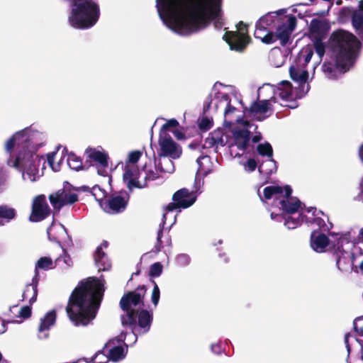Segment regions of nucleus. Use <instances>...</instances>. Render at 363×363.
<instances>
[{
  "mask_svg": "<svg viewBox=\"0 0 363 363\" xmlns=\"http://www.w3.org/2000/svg\"><path fill=\"white\" fill-rule=\"evenodd\" d=\"M240 108H244L241 99L235 94H227L218 91L211 99L208 108H214L223 113L225 134L217 130L212 133L204 142V147L213 148L218 152L219 147L228 145L229 152L234 158L247 157L251 140L256 143L261 140L260 133H256L257 126L242 119Z\"/></svg>",
  "mask_w": 363,
  "mask_h": 363,
  "instance_id": "1",
  "label": "nucleus"
},
{
  "mask_svg": "<svg viewBox=\"0 0 363 363\" xmlns=\"http://www.w3.org/2000/svg\"><path fill=\"white\" fill-rule=\"evenodd\" d=\"M158 15L173 32L188 35L200 31L214 22L223 24V0H155Z\"/></svg>",
  "mask_w": 363,
  "mask_h": 363,
  "instance_id": "2",
  "label": "nucleus"
},
{
  "mask_svg": "<svg viewBox=\"0 0 363 363\" xmlns=\"http://www.w3.org/2000/svg\"><path fill=\"white\" fill-rule=\"evenodd\" d=\"M146 294L145 286H138L135 291L123 296L120 306L124 314L121 315L123 327L130 328V332L122 331L119 336L110 340L104 347L108 352L110 360L118 362L123 359L128 351V342L134 344L137 341L138 335L147 333L152 321V313L143 309V298Z\"/></svg>",
  "mask_w": 363,
  "mask_h": 363,
  "instance_id": "3",
  "label": "nucleus"
},
{
  "mask_svg": "<svg viewBox=\"0 0 363 363\" xmlns=\"http://www.w3.org/2000/svg\"><path fill=\"white\" fill-rule=\"evenodd\" d=\"M313 55L311 47L303 48L289 68L290 77L298 83V88L294 89L289 81H282L276 87L270 84H265L258 89V96L267 97L272 94L274 104H277L278 106L296 108L298 105L296 99L304 96L310 89L307 83L308 72L306 67L311 60Z\"/></svg>",
  "mask_w": 363,
  "mask_h": 363,
  "instance_id": "4",
  "label": "nucleus"
},
{
  "mask_svg": "<svg viewBox=\"0 0 363 363\" xmlns=\"http://www.w3.org/2000/svg\"><path fill=\"white\" fill-rule=\"evenodd\" d=\"M292 189L289 186L284 187L279 186H269L264 189L263 196L260 194L259 189L257 194L260 199L266 202L268 200L273 199L271 211V218L277 219L279 213L274 208H277L283 213L288 215L285 217V226L290 230H293L301 225L303 222L315 223L323 231L329 230L332 224L327 225L321 218H307L304 214L305 211L303 208L302 203L296 198L291 196Z\"/></svg>",
  "mask_w": 363,
  "mask_h": 363,
  "instance_id": "5",
  "label": "nucleus"
},
{
  "mask_svg": "<svg viewBox=\"0 0 363 363\" xmlns=\"http://www.w3.org/2000/svg\"><path fill=\"white\" fill-rule=\"evenodd\" d=\"M104 284L101 278L89 277L73 291L66 311L74 325H86L95 318L105 291Z\"/></svg>",
  "mask_w": 363,
  "mask_h": 363,
  "instance_id": "6",
  "label": "nucleus"
},
{
  "mask_svg": "<svg viewBox=\"0 0 363 363\" xmlns=\"http://www.w3.org/2000/svg\"><path fill=\"white\" fill-rule=\"evenodd\" d=\"M328 46L330 60L323 64L322 71L328 79H336L353 66L361 43L351 33L338 30L331 34Z\"/></svg>",
  "mask_w": 363,
  "mask_h": 363,
  "instance_id": "7",
  "label": "nucleus"
},
{
  "mask_svg": "<svg viewBox=\"0 0 363 363\" xmlns=\"http://www.w3.org/2000/svg\"><path fill=\"white\" fill-rule=\"evenodd\" d=\"M45 135L32 127L26 128L15 133L5 143V150L11 153L15 147L19 151L36 153L45 142Z\"/></svg>",
  "mask_w": 363,
  "mask_h": 363,
  "instance_id": "8",
  "label": "nucleus"
},
{
  "mask_svg": "<svg viewBox=\"0 0 363 363\" xmlns=\"http://www.w3.org/2000/svg\"><path fill=\"white\" fill-rule=\"evenodd\" d=\"M40 162V158L39 155L33 153V151L28 153L19 151L13 164H11L10 160L7 163L10 166L19 169L22 172L23 180L35 182L40 177L38 169Z\"/></svg>",
  "mask_w": 363,
  "mask_h": 363,
  "instance_id": "9",
  "label": "nucleus"
},
{
  "mask_svg": "<svg viewBox=\"0 0 363 363\" xmlns=\"http://www.w3.org/2000/svg\"><path fill=\"white\" fill-rule=\"evenodd\" d=\"M142 155L143 152L140 150L131 151L128 152L125 161L123 179L130 190L145 187V182L142 181L143 169L140 171L137 164Z\"/></svg>",
  "mask_w": 363,
  "mask_h": 363,
  "instance_id": "10",
  "label": "nucleus"
},
{
  "mask_svg": "<svg viewBox=\"0 0 363 363\" xmlns=\"http://www.w3.org/2000/svg\"><path fill=\"white\" fill-rule=\"evenodd\" d=\"M336 244L333 245L332 252L336 259V265L339 270L348 272L352 269L354 255L350 252L352 243L347 235L338 234Z\"/></svg>",
  "mask_w": 363,
  "mask_h": 363,
  "instance_id": "11",
  "label": "nucleus"
},
{
  "mask_svg": "<svg viewBox=\"0 0 363 363\" xmlns=\"http://www.w3.org/2000/svg\"><path fill=\"white\" fill-rule=\"evenodd\" d=\"M309 30L314 49L319 57V61L313 66L314 72L315 67L322 60L325 52V45L323 40L328 31V26L324 21L314 19L311 22Z\"/></svg>",
  "mask_w": 363,
  "mask_h": 363,
  "instance_id": "12",
  "label": "nucleus"
},
{
  "mask_svg": "<svg viewBox=\"0 0 363 363\" xmlns=\"http://www.w3.org/2000/svg\"><path fill=\"white\" fill-rule=\"evenodd\" d=\"M244 108H240V114L247 113L251 118L257 121H263L272 115L274 111L278 109L277 104H274L272 96L270 99H264L258 101L254 102L250 108L247 109L244 106Z\"/></svg>",
  "mask_w": 363,
  "mask_h": 363,
  "instance_id": "13",
  "label": "nucleus"
},
{
  "mask_svg": "<svg viewBox=\"0 0 363 363\" xmlns=\"http://www.w3.org/2000/svg\"><path fill=\"white\" fill-rule=\"evenodd\" d=\"M197 186L198 185L195 184V191H189L186 189H182L174 194L172 197L173 203H169L167 206V212L163 214V223H165L167 216L169 215V213L173 211L174 209L186 208L195 203L197 196L196 193L200 189L199 186L197 187Z\"/></svg>",
  "mask_w": 363,
  "mask_h": 363,
  "instance_id": "14",
  "label": "nucleus"
},
{
  "mask_svg": "<svg viewBox=\"0 0 363 363\" xmlns=\"http://www.w3.org/2000/svg\"><path fill=\"white\" fill-rule=\"evenodd\" d=\"M223 39L228 43L230 50L242 51L250 42L247 25L240 21L237 25V30L226 32Z\"/></svg>",
  "mask_w": 363,
  "mask_h": 363,
  "instance_id": "15",
  "label": "nucleus"
},
{
  "mask_svg": "<svg viewBox=\"0 0 363 363\" xmlns=\"http://www.w3.org/2000/svg\"><path fill=\"white\" fill-rule=\"evenodd\" d=\"M85 153L87 157L95 163L97 172L99 175L106 177L108 175V155L101 147H88Z\"/></svg>",
  "mask_w": 363,
  "mask_h": 363,
  "instance_id": "16",
  "label": "nucleus"
},
{
  "mask_svg": "<svg viewBox=\"0 0 363 363\" xmlns=\"http://www.w3.org/2000/svg\"><path fill=\"white\" fill-rule=\"evenodd\" d=\"M296 26V18L290 15L279 18L275 32V41L279 40L281 45L287 43Z\"/></svg>",
  "mask_w": 363,
  "mask_h": 363,
  "instance_id": "17",
  "label": "nucleus"
},
{
  "mask_svg": "<svg viewBox=\"0 0 363 363\" xmlns=\"http://www.w3.org/2000/svg\"><path fill=\"white\" fill-rule=\"evenodd\" d=\"M158 156H167L172 159L180 157L182 150L181 147L173 140L169 134L160 133Z\"/></svg>",
  "mask_w": 363,
  "mask_h": 363,
  "instance_id": "18",
  "label": "nucleus"
},
{
  "mask_svg": "<svg viewBox=\"0 0 363 363\" xmlns=\"http://www.w3.org/2000/svg\"><path fill=\"white\" fill-rule=\"evenodd\" d=\"M50 201L54 208L60 210L65 206L72 205L78 201V195L68 189L58 190L50 195Z\"/></svg>",
  "mask_w": 363,
  "mask_h": 363,
  "instance_id": "19",
  "label": "nucleus"
},
{
  "mask_svg": "<svg viewBox=\"0 0 363 363\" xmlns=\"http://www.w3.org/2000/svg\"><path fill=\"white\" fill-rule=\"evenodd\" d=\"M50 213V207L44 195L35 196L33 200L31 213L29 220L39 222L47 218Z\"/></svg>",
  "mask_w": 363,
  "mask_h": 363,
  "instance_id": "20",
  "label": "nucleus"
},
{
  "mask_svg": "<svg viewBox=\"0 0 363 363\" xmlns=\"http://www.w3.org/2000/svg\"><path fill=\"white\" fill-rule=\"evenodd\" d=\"M337 235L333 234L332 236L334 238V240H330L324 234L313 232L311 235V246L313 250L319 253L325 252L328 245H330V250H332L333 245L337 242Z\"/></svg>",
  "mask_w": 363,
  "mask_h": 363,
  "instance_id": "21",
  "label": "nucleus"
},
{
  "mask_svg": "<svg viewBox=\"0 0 363 363\" xmlns=\"http://www.w3.org/2000/svg\"><path fill=\"white\" fill-rule=\"evenodd\" d=\"M57 314L55 310L47 312L40 320L38 326V337L46 339L49 336L48 331L56 322Z\"/></svg>",
  "mask_w": 363,
  "mask_h": 363,
  "instance_id": "22",
  "label": "nucleus"
},
{
  "mask_svg": "<svg viewBox=\"0 0 363 363\" xmlns=\"http://www.w3.org/2000/svg\"><path fill=\"white\" fill-rule=\"evenodd\" d=\"M196 162L198 164V170L195 179V184L199 185V188H201L203 182H201V179H199V177L200 176H202L203 177L207 176L208 174L211 173L213 172V165L210 157L207 155L199 157L196 160Z\"/></svg>",
  "mask_w": 363,
  "mask_h": 363,
  "instance_id": "23",
  "label": "nucleus"
},
{
  "mask_svg": "<svg viewBox=\"0 0 363 363\" xmlns=\"http://www.w3.org/2000/svg\"><path fill=\"white\" fill-rule=\"evenodd\" d=\"M127 205V199L121 195H113L108 201L105 211L108 213H117L123 211Z\"/></svg>",
  "mask_w": 363,
  "mask_h": 363,
  "instance_id": "24",
  "label": "nucleus"
},
{
  "mask_svg": "<svg viewBox=\"0 0 363 363\" xmlns=\"http://www.w3.org/2000/svg\"><path fill=\"white\" fill-rule=\"evenodd\" d=\"M47 233L50 240L57 242H60V240H65L68 236L64 225L55 222H53L48 228Z\"/></svg>",
  "mask_w": 363,
  "mask_h": 363,
  "instance_id": "25",
  "label": "nucleus"
},
{
  "mask_svg": "<svg viewBox=\"0 0 363 363\" xmlns=\"http://www.w3.org/2000/svg\"><path fill=\"white\" fill-rule=\"evenodd\" d=\"M107 243L104 242L96 248L94 254V260L99 271H106L111 268V264L106 254L102 251L103 247H106Z\"/></svg>",
  "mask_w": 363,
  "mask_h": 363,
  "instance_id": "26",
  "label": "nucleus"
},
{
  "mask_svg": "<svg viewBox=\"0 0 363 363\" xmlns=\"http://www.w3.org/2000/svg\"><path fill=\"white\" fill-rule=\"evenodd\" d=\"M38 279H37V274H35L33 278L32 283L28 284L23 292V299L24 301H28L30 304H33L36 301L38 295Z\"/></svg>",
  "mask_w": 363,
  "mask_h": 363,
  "instance_id": "27",
  "label": "nucleus"
},
{
  "mask_svg": "<svg viewBox=\"0 0 363 363\" xmlns=\"http://www.w3.org/2000/svg\"><path fill=\"white\" fill-rule=\"evenodd\" d=\"M352 25L363 40V1H360L359 8L352 14Z\"/></svg>",
  "mask_w": 363,
  "mask_h": 363,
  "instance_id": "28",
  "label": "nucleus"
},
{
  "mask_svg": "<svg viewBox=\"0 0 363 363\" xmlns=\"http://www.w3.org/2000/svg\"><path fill=\"white\" fill-rule=\"evenodd\" d=\"M16 210L9 205L0 206V226H4L15 219Z\"/></svg>",
  "mask_w": 363,
  "mask_h": 363,
  "instance_id": "29",
  "label": "nucleus"
},
{
  "mask_svg": "<svg viewBox=\"0 0 363 363\" xmlns=\"http://www.w3.org/2000/svg\"><path fill=\"white\" fill-rule=\"evenodd\" d=\"M254 35L264 43L271 44L275 42V35L269 29H261L260 27L259 28H255Z\"/></svg>",
  "mask_w": 363,
  "mask_h": 363,
  "instance_id": "30",
  "label": "nucleus"
},
{
  "mask_svg": "<svg viewBox=\"0 0 363 363\" xmlns=\"http://www.w3.org/2000/svg\"><path fill=\"white\" fill-rule=\"evenodd\" d=\"M47 160L49 166L54 172L60 170L63 162L62 155L55 152H51L47 155Z\"/></svg>",
  "mask_w": 363,
  "mask_h": 363,
  "instance_id": "31",
  "label": "nucleus"
},
{
  "mask_svg": "<svg viewBox=\"0 0 363 363\" xmlns=\"http://www.w3.org/2000/svg\"><path fill=\"white\" fill-rule=\"evenodd\" d=\"M164 223H162L160 225V230L157 233V245L156 248L157 251L159 252L161 250L162 247L164 246H170L172 241L171 238L168 235L167 233H164L163 230V225Z\"/></svg>",
  "mask_w": 363,
  "mask_h": 363,
  "instance_id": "32",
  "label": "nucleus"
},
{
  "mask_svg": "<svg viewBox=\"0 0 363 363\" xmlns=\"http://www.w3.org/2000/svg\"><path fill=\"white\" fill-rule=\"evenodd\" d=\"M172 160L167 156H158L157 166L162 172L172 173L174 171Z\"/></svg>",
  "mask_w": 363,
  "mask_h": 363,
  "instance_id": "33",
  "label": "nucleus"
},
{
  "mask_svg": "<svg viewBox=\"0 0 363 363\" xmlns=\"http://www.w3.org/2000/svg\"><path fill=\"white\" fill-rule=\"evenodd\" d=\"M56 263H54L50 257H40L35 264V274H37V279H38V269L49 270L54 269Z\"/></svg>",
  "mask_w": 363,
  "mask_h": 363,
  "instance_id": "34",
  "label": "nucleus"
},
{
  "mask_svg": "<svg viewBox=\"0 0 363 363\" xmlns=\"http://www.w3.org/2000/svg\"><path fill=\"white\" fill-rule=\"evenodd\" d=\"M10 311L13 313L17 312V317L21 318V320H12L11 323H21L23 320L28 318L31 315V308L28 306L21 307V308H18L17 306H13L10 308Z\"/></svg>",
  "mask_w": 363,
  "mask_h": 363,
  "instance_id": "35",
  "label": "nucleus"
},
{
  "mask_svg": "<svg viewBox=\"0 0 363 363\" xmlns=\"http://www.w3.org/2000/svg\"><path fill=\"white\" fill-rule=\"evenodd\" d=\"M259 172L261 174L269 175L276 171V162L272 157L267 158L259 166Z\"/></svg>",
  "mask_w": 363,
  "mask_h": 363,
  "instance_id": "36",
  "label": "nucleus"
},
{
  "mask_svg": "<svg viewBox=\"0 0 363 363\" xmlns=\"http://www.w3.org/2000/svg\"><path fill=\"white\" fill-rule=\"evenodd\" d=\"M285 11V9H280L275 12L268 13L259 18L260 23H264V25L269 27L275 22L276 19L278 18V16L283 14ZM277 21H279V19H277Z\"/></svg>",
  "mask_w": 363,
  "mask_h": 363,
  "instance_id": "37",
  "label": "nucleus"
},
{
  "mask_svg": "<svg viewBox=\"0 0 363 363\" xmlns=\"http://www.w3.org/2000/svg\"><path fill=\"white\" fill-rule=\"evenodd\" d=\"M67 162L70 169L79 171L82 169V162L79 157L74 153L68 155Z\"/></svg>",
  "mask_w": 363,
  "mask_h": 363,
  "instance_id": "38",
  "label": "nucleus"
},
{
  "mask_svg": "<svg viewBox=\"0 0 363 363\" xmlns=\"http://www.w3.org/2000/svg\"><path fill=\"white\" fill-rule=\"evenodd\" d=\"M270 60L276 67H280L284 63V56L279 50H273L270 53Z\"/></svg>",
  "mask_w": 363,
  "mask_h": 363,
  "instance_id": "39",
  "label": "nucleus"
},
{
  "mask_svg": "<svg viewBox=\"0 0 363 363\" xmlns=\"http://www.w3.org/2000/svg\"><path fill=\"white\" fill-rule=\"evenodd\" d=\"M160 177L159 173L157 170L152 169H147V165L145 164L143 167V179L142 181L145 182V186L147 184V182L153 181Z\"/></svg>",
  "mask_w": 363,
  "mask_h": 363,
  "instance_id": "40",
  "label": "nucleus"
},
{
  "mask_svg": "<svg viewBox=\"0 0 363 363\" xmlns=\"http://www.w3.org/2000/svg\"><path fill=\"white\" fill-rule=\"evenodd\" d=\"M174 262L179 267H186L190 264L191 257L185 253L179 254L175 257Z\"/></svg>",
  "mask_w": 363,
  "mask_h": 363,
  "instance_id": "41",
  "label": "nucleus"
},
{
  "mask_svg": "<svg viewBox=\"0 0 363 363\" xmlns=\"http://www.w3.org/2000/svg\"><path fill=\"white\" fill-rule=\"evenodd\" d=\"M257 152L262 156H266L267 158L272 157V147L268 143L259 144L257 146Z\"/></svg>",
  "mask_w": 363,
  "mask_h": 363,
  "instance_id": "42",
  "label": "nucleus"
},
{
  "mask_svg": "<svg viewBox=\"0 0 363 363\" xmlns=\"http://www.w3.org/2000/svg\"><path fill=\"white\" fill-rule=\"evenodd\" d=\"M91 194L95 199L99 203V204L102 206L104 199L106 197V191L102 189L99 186H94L92 188Z\"/></svg>",
  "mask_w": 363,
  "mask_h": 363,
  "instance_id": "43",
  "label": "nucleus"
},
{
  "mask_svg": "<svg viewBox=\"0 0 363 363\" xmlns=\"http://www.w3.org/2000/svg\"><path fill=\"white\" fill-rule=\"evenodd\" d=\"M178 125L179 123L176 119L172 118L167 120V122L164 125H162L160 133L168 134L167 131H169L170 128H175Z\"/></svg>",
  "mask_w": 363,
  "mask_h": 363,
  "instance_id": "44",
  "label": "nucleus"
},
{
  "mask_svg": "<svg viewBox=\"0 0 363 363\" xmlns=\"http://www.w3.org/2000/svg\"><path fill=\"white\" fill-rule=\"evenodd\" d=\"M8 175L3 164H0V192H2L6 186Z\"/></svg>",
  "mask_w": 363,
  "mask_h": 363,
  "instance_id": "45",
  "label": "nucleus"
},
{
  "mask_svg": "<svg viewBox=\"0 0 363 363\" xmlns=\"http://www.w3.org/2000/svg\"><path fill=\"white\" fill-rule=\"evenodd\" d=\"M109 359V356H107L104 352L99 351L95 354L94 357L90 362H94V363H107Z\"/></svg>",
  "mask_w": 363,
  "mask_h": 363,
  "instance_id": "46",
  "label": "nucleus"
},
{
  "mask_svg": "<svg viewBox=\"0 0 363 363\" xmlns=\"http://www.w3.org/2000/svg\"><path fill=\"white\" fill-rule=\"evenodd\" d=\"M162 272V265L160 262L154 263L151 265L149 271L150 277H159Z\"/></svg>",
  "mask_w": 363,
  "mask_h": 363,
  "instance_id": "47",
  "label": "nucleus"
},
{
  "mask_svg": "<svg viewBox=\"0 0 363 363\" xmlns=\"http://www.w3.org/2000/svg\"><path fill=\"white\" fill-rule=\"evenodd\" d=\"M152 282L154 284V286H153L152 291L151 301H152V303L154 304L155 307H156L160 301V289H159L158 286L157 285V284L155 283V281H153Z\"/></svg>",
  "mask_w": 363,
  "mask_h": 363,
  "instance_id": "48",
  "label": "nucleus"
},
{
  "mask_svg": "<svg viewBox=\"0 0 363 363\" xmlns=\"http://www.w3.org/2000/svg\"><path fill=\"white\" fill-rule=\"evenodd\" d=\"M239 162L243 166L244 169L248 172L255 171L257 167V162L254 159L250 158L247 159L246 162H242V161H240Z\"/></svg>",
  "mask_w": 363,
  "mask_h": 363,
  "instance_id": "49",
  "label": "nucleus"
},
{
  "mask_svg": "<svg viewBox=\"0 0 363 363\" xmlns=\"http://www.w3.org/2000/svg\"><path fill=\"white\" fill-rule=\"evenodd\" d=\"M353 326L354 330L359 333V335L363 336V315L354 319Z\"/></svg>",
  "mask_w": 363,
  "mask_h": 363,
  "instance_id": "50",
  "label": "nucleus"
},
{
  "mask_svg": "<svg viewBox=\"0 0 363 363\" xmlns=\"http://www.w3.org/2000/svg\"><path fill=\"white\" fill-rule=\"evenodd\" d=\"M212 126V121L207 118H203L199 123V128L201 130H207Z\"/></svg>",
  "mask_w": 363,
  "mask_h": 363,
  "instance_id": "51",
  "label": "nucleus"
},
{
  "mask_svg": "<svg viewBox=\"0 0 363 363\" xmlns=\"http://www.w3.org/2000/svg\"><path fill=\"white\" fill-rule=\"evenodd\" d=\"M352 337V336L350 334H346L345 336V344L347 348V363H350L349 362V357L351 352V347L350 345V339Z\"/></svg>",
  "mask_w": 363,
  "mask_h": 363,
  "instance_id": "52",
  "label": "nucleus"
},
{
  "mask_svg": "<svg viewBox=\"0 0 363 363\" xmlns=\"http://www.w3.org/2000/svg\"><path fill=\"white\" fill-rule=\"evenodd\" d=\"M359 194L355 196L354 199L363 202V175L359 182Z\"/></svg>",
  "mask_w": 363,
  "mask_h": 363,
  "instance_id": "53",
  "label": "nucleus"
},
{
  "mask_svg": "<svg viewBox=\"0 0 363 363\" xmlns=\"http://www.w3.org/2000/svg\"><path fill=\"white\" fill-rule=\"evenodd\" d=\"M6 329L7 328L6 321L3 319H0V335L5 333Z\"/></svg>",
  "mask_w": 363,
  "mask_h": 363,
  "instance_id": "54",
  "label": "nucleus"
},
{
  "mask_svg": "<svg viewBox=\"0 0 363 363\" xmlns=\"http://www.w3.org/2000/svg\"><path fill=\"white\" fill-rule=\"evenodd\" d=\"M64 262L69 267L72 265V261L69 255H67L66 252L64 253Z\"/></svg>",
  "mask_w": 363,
  "mask_h": 363,
  "instance_id": "55",
  "label": "nucleus"
},
{
  "mask_svg": "<svg viewBox=\"0 0 363 363\" xmlns=\"http://www.w3.org/2000/svg\"><path fill=\"white\" fill-rule=\"evenodd\" d=\"M211 351L214 353L220 352V347L218 344H212L211 346Z\"/></svg>",
  "mask_w": 363,
  "mask_h": 363,
  "instance_id": "56",
  "label": "nucleus"
},
{
  "mask_svg": "<svg viewBox=\"0 0 363 363\" xmlns=\"http://www.w3.org/2000/svg\"><path fill=\"white\" fill-rule=\"evenodd\" d=\"M259 27H260L261 29H269L267 26L264 25V23H260V19H259L256 23V28H259Z\"/></svg>",
  "mask_w": 363,
  "mask_h": 363,
  "instance_id": "57",
  "label": "nucleus"
},
{
  "mask_svg": "<svg viewBox=\"0 0 363 363\" xmlns=\"http://www.w3.org/2000/svg\"><path fill=\"white\" fill-rule=\"evenodd\" d=\"M359 157L363 163V144L359 148Z\"/></svg>",
  "mask_w": 363,
  "mask_h": 363,
  "instance_id": "58",
  "label": "nucleus"
},
{
  "mask_svg": "<svg viewBox=\"0 0 363 363\" xmlns=\"http://www.w3.org/2000/svg\"><path fill=\"white\" fill-rule=\"evenodd\" d=\"M354 340L357 342L359 345L361 346V349H362V357L363 358V341L361 340H358L357 338H354Z\"/></svg>",
  "mask_w": 363,
  "mask_h": 363,
  "instance_id": "59",
  "label": "nucleus"
},
{
  "mask_svg": "<svg viewBox=\"0 0 363 363\" xmlns=\"http://www.w3.org/2000/svg\"><path fill=\"white\" fill-rule=\"evenodd\" d=\"M74 363H91V362L87 361L86 359H80L75 362Z\"/></svg>",
  "mask_w": 363,
  "mask_h": 363,
  "instance_id": "60",
  "label": "nucleus"
},
{
  "mask_svg": "<svg viewBox=\"0 0 363 363\" xmlns=\"http://www.w3.org/2000/svg\"><path fill=\"white\" fill-rule=\"evenodd\" d=\"M359 239L361 241H363V228L360 230L359 234Z\"/></svg>",
  "mask_w": 363,
  "mask_h": 363,
  "instance_id": "61",
  "label": "nucleus"
},
{
  "mask_svg": "<svg viewBox=\"0 0 363 363\" xmlns=\"http://www.w3.org/2000/svg\"><path fill=\"white\" fill-rule=\"evenodd\" d=\"M306 211L308 213H311V212L312 215L313 216L314 213H315V209H314L313 208H311L307 209Z\"/></svg>",
  "mask_w": 363,
  "mask_h": 363,
  "instance_id": "62",
  "label": "nucleus"
},
{
  "mask_svg": "<svg viewBox=\"0 0 363 363\" xmlns=\"http://www.w3.org/2000/svg\"><path fill=\"white\" fill-rule=\"evenodd\" d=\"M0 363H5L4 361L2 360V354L0 352Z\"/></svg>",
  "mask_w": 363,
  "mask_h": 363,
  "instance_id": "63",
  "label": "nucleus"
},
{
  "mask_svg": "<svg viewBox=\"0 0 363 363\" xmlns=\"http://www.w3.org/2000/svg\"><path fill=\"white\" fill-rule=\"evenodd\" d=\"M360 269H361L362 270H363V262H362L361 263V264H360Z\"/></svg>",
  "mask_w": 363,
  "mask_h": 363,
  "instance_id": "64",
  "label": "nucleus"
}]
</instances>
